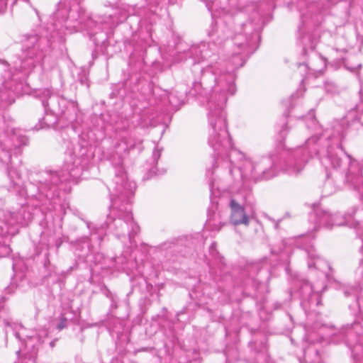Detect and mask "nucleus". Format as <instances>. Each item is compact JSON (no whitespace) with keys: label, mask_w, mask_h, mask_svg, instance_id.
Instances as JSON below:
<instances>
[{"label":"nucleus","mask_w":363,"mask_h":363,"mask_svg":"<svg viewBox=\"0 0 363 363\" xmlns=\"http://www.w3.org/2000/svg\"><path fill=\"white\" fill-rule=\"evenodd\" d=\"M260 40L259 26L252 21L242 24V31L237 33L233 39L234 44L240 52L234 53L226 62V69H221V63L217 62L218 57L216 54L217 48L214 44L202 43L192 45L185 52L194 62V72L202 73L201 82L194 83L195 89L197 86L206 85L209 80L213 82L210 86L211 94L208 100V118L211 127L208 144L217 145L216 137L220 138V145L225 147L230 146V138L227 130L226 118L224 107L229 96L236 91L235 84V70L242 67L245 62L241 53L252 54L257 47ZM218 147L220 144L218 143Z\"/></svg>","instance_id":"1"},{"label":"nucleus","mask_w":363,"mask_h":363,"mask_svg":"<svg viewBox=\"0 0 363 363\" xmlns=\"http://www.w3.org/2000/svg\"><path fill=\"white\" fill-rule=\"evenodd\" d=\"M217 144L220 145V138L216 137ZM218 157H225L228 163L229 174L235 183L241 184L236 197L230 200V222L234 225L248 226L251 219L256 216L255 199L252 194L250 184L262 179H269L276 175L274 162L272 157H262L252 160L244 153L230 146L225 147L217 145H210Z\"/></svg>","instance_id":"2"},{"label":"nucleus","mask_w":363,"mask_h":363,"mask_svg":"<svg viewBox=\"0 0 363 363\" xmlns=\"http://www.w3.org/2000/svg\"><path fill=\"white\" fill-rule=\"evenodd\" d=\"M313 136L305 144L289 150L286 159L281 169L291 176H298L304 169L309 158L319 156L321 164L325 167L342 169L345 172V182L363 196V174L362 167L352 159L342 149L339 140Z\"/></svg>","instance_id":"3"},{"label":"nucleus","mask_w":363,"mask_h":363,"mask_svg":"<svg viewBox=\"0 0 363 363\" xmlns=\"http://www.w3.org/2000/svg\"><path fill=\"white\" fill-rule=\"evenodd\" d=\"M111 201V213L106 220L108 229L118 238L128 236L130 242L140 230L134 221L130 199L134 194L136 184L127 179L120 167L113 180L107 185Z\"/></svg>","instance_id":"4"},{"label":"nucleus","mask_w":363,"mask_h":363,"mask_svg":"<svg viewBox=\"0 0 363 363\" xmlns=\"http://www.w3.org/2000/svg\"><path fill=\"white\" fill-rule=\"evenodd\" d=\"M82 164L80 160L70 155L66 158L60 172L46 171L40 173L39 185V196H44L49 200L58 197L60 195V184L64 182H77L82 174Z\"/></svg>","instance_id":"5"},{"label":"nucleus","mask_w":363,"mask_h":363,"mask_svg":"<svg viewBox=\"0 0 363 363\" xmlns=\"http://www.w3.org/2000/svg\"><path fill=\"white\" fill-rule=\"evenodd\" d=\"M21 53L17 62L16 69L28 74L36 65L40 64L47 53L50 50V41L47 37L35 33L26 34L21 40Z\"/></svg>","instance_id":"6"},{"label":"nucleus","mask_w":363,"mask_h":363,"mask_svg":"<svg viewBox=\"0 0 363 363\" xmlns=\"http://www.w3.org/2000/svg\"><path fill=\"white\" fill-rule=\"evenodd\" d=\"M307 264L311 272L316 269L319 272V279L317 283L311 284L307 281L303 282L300 287V293L303 301L320 305V293L326 289V279L330 277V265L324 259L317 255L315 248L310 246L306 250Z\"/></svg>","instance_id":"7"},{"label":"nucleus","mask_w":363,"mask_h":363,"mask_svg":"<svg viewBox=\"0 0 363 363\" xmlns=\"http://www.w3.org/2000/svg\"><path fill=\"white\" fill-rule=\"evenodd\" d=\"M82 0H61L54 13L55 29L61 30L62 27L70 31L88 29L93 21L86 15L81 7Z\"/></svg>","instance_id":"8"},{"label":"nucleus","mask_w":363,"mask_h":363,"mask_svg":"<svg viewBox=\"0 0 363 363\" xmlns=\"http://www.w3.org/2000/svg\"><path fill=\"white\" fill-rule=\"evenodd\" d=\"M42 105L45 111H50L54 115H64L67 120H74L78 112V104L73 101L52 94L50 89L42 91Z\"/></svg>","instance_id":"9"},{"label":"nucleus","mask_w":363,"mask_h":363,"mask_svg":"<svg viewBox=\"0 0 363 363\" xmlns=\"http://www.w3.org/2000/svg\"><path fill=\"white\" fill-rule=\"evenodd\" d=\"M7 64L0 65V72L4 71L0 77V105L6 106L13 104L16 98L23 93V83L13 79L14 74L7 69Z\"/></svg>","instance_id":"10"},{"label":"nucleus","mask_w":363,"mask_h":363,"mask_svg":"<svg viewBox=\"0 0 363 363\" xmlns=\"http://www.w3.org/2000/svg\"><path fill=\"white\" fill-rule=\"evenodd\" d=\"M28 138L20 130L9 125L2 133H0V160L8 164L11 161V152L23 145H26Z\"/></svg>","instance_id":"11"},{"label":"nucleus","mask_w":363,"mask_h":363,"mask_svg":"<svg viewBox=\"0 0 363 363\" xmlns=\"http://www.w3.org/2000/svg\"><path fill=\"white\" fill-rule=\"evenodd\" d=\"M363 335V325L359 322H354L351 325L341 328L337 333L331 337V341L334 343L345 342L349 347H353L359 344L360 336Z\"/></svg>","instance_id":"12"},{"label":"nucleus","mask_w":363,"mask_h":363,"mask_svg":"<svg viewBox=\"0 0 363 363\" xmlns=\"http://www.w3.org/2000/svg\"><path fill=\"white\" fill-rule=\"evenodd\" d=\"M41 342L38 337H30L25 341L24 349L16 352L18 360L15 363H35L38 347Z\"/></svg>","instance_id":"13"},{"label":"nucleus","mask_w":363,"mask_h":363,"mask_svg":"<svg viewBox=\"0 0 363 363\" xmlns=\"http://www.w3.org/2000/svg\"><path fill=\"white\" fill-rule=\"evenodd\" d=\"M212 16H217L219 10L222 13H233L238 0H202Z\"/></svg>","instance_id":"14"},{"label":"nucleus","mask_w":363,"mask_h":363,"mask_svg":"<svg viewBox=\"0 0 363 363\" xmlns=\"http://www.w3.org/2000/svg\"><path fill=\"white\" fill-rule=\"evenodd\" d=\"M305 15L301 14V23L298 27L297 40L303 46V52L306 54L308 50H313L318 43V38L306 33L304 28Z\"/></svg>","instance_id":"15"},{"label":"nucleus","mask_w":363,"mask_h":363,"mask_svg":"<svg viewBox=\"0 0 363 363\" xmlns=\"http://www.w3.org/2000/svg\"><path fill=\"white\" fill-rule=\"evenodd\" d=\"M316 223L319 226L330 228L334 225L344 224L343 218L338 214L332 215L325 210H317L315 212Z\"/></svg>","instance_id":"16"},{"label":"nucleus","mask_w":363,"mask_h":363,"mask_svg":"<svg viewBox=\"0 0 363 363\" xmlns=\"http://www.w3.org/2000/svg\"><path fill=\"white\" fill-rule=\"evenodd\" d=\"M228 222L222 217L220 212L209 211L206 226L211 230L219 231L223 226L226 225Z\"/></svg>","instance_id":"17"},{"label":"nucleus","mask_w":363,"mask_h":363,"mask_svg":"<svg viewBox=\"0 0 363 363\" xmlns=\"http://www.w3.org/2000/svg\"><path fill=\"white\" fill-rule=\"evenodd\" d=\"M142 140L140 139H136L129 133H125L123 135L117 144V148L120 152H128L136 147L138 145H140Z\"/></svg>","instance_id":"18"},{"label":"nucleus","mask_w":363,"mask_h":363,"mask_svg":"<svg viewBox=\"0 0 363 363\" xmlns=\"http://www.w3.org/2000/svg\"><path fill=\"white\" fill-rule=\"evenodd\" d=\"M340 176V172H335L333 174H327V178L323 184V192L325 196L334 194L340 188V184L337 183L335 181Z\"/></svg>","instance_id":"19"},{"label":"nucleus","mask_w":363,"mask_h":363,"mask_svg":"<svg viewBox=\"0 0 363 363\" xmlns=\"http://www.w3.org/2000/svg\"><path fill=\"white\" fill-rule=\"evenodd\" d=\"M32 218V216L30 213L26 212L25 209H22L17 213H13L11 215L10 224H18L22 226L26 225L31 221Z\"/></svg>","instance_id":"20"},{"label":"nucleus","mask_w":363,"mask_h":363,"mask_svg":"<svg viewBox=\"0 0 363 363\" xmlns=\"http://www.w3.org/2000/svg\"><path fill=\"white\" fill-rule=\"evenodd\" d=\"M187 94V89L184 91H181L180 90H174L171 92L168 96L169 104L174 108L179 107L186 99V96Z\"/></svg>","instance_id":"21"},{"label":"nucleus","mask_w":363,"mask_h":363,"mask_svg":"<svg viewBox=\"0 0 363 363\" xmlns=\"http://www.w3.org/2000/svg\"><path fill=\"white\" fill-rule=\"evenodd\" d=\"M162 1V0H147L150 11L153 14L161 16L165 11L162 6H160Z\"/></svg>","instance_id":"22"},{"label":"nucleus","mask_w":363,"mask_h":363,"mask_svg":"<svg viewBox=\"0 0 363 363\" xmlns=\"http://www.w3.org/2000/svg\"><path fill=\"white\" fill-rule=\"evenodd\" d=\"M7 172H8V176L10 177V179L13 181L15 178L16 179H20V174L19 172L12 168V167H9L7 168Z\"/></svg>","instance_id":"23"},{"label":"nucleus","mask_w":363,"mask_h":363,"mask_svg":"<svg viewBox=\"0 0 363 363\" xmlns=\"http://www.w3.org/2000/svg\"><path fill=\"white\" fill-rule=\"evenodd\" d=\"M325 89L327 92L333 93L336 89V86L333 82H326L325 84Z\"/></svg>","instance_id":"24"},{"label":"nucleus","mask_w":363,"mask_h":363,"mask_svg":"<svg viewBox=\"0 0 363 363\" xmlns=\"http://www.w3.org/2000/svg\"><path fill=\"white\" fill-rule=\"evenodd\" d=\"M50 121H48L47 119H45V118H43L39 120V126L36 125V129L37 130H39V129H41V128H43L45 126H48L49 127L50 126Z\"/></svg>","instance_id":"25"},{"label":"nucleus","mask_w":363,"mask_h":363,"mask_svg":"<svg viewBox=\"0 0 363 363\" xmlns=\"http://www.w3.org/2000/svg\"><path fill=\"white\" fill-rule=\"evenodd\" d=\"M160 155H161V150H159L157 147H156L152 152L153 161L157 162L158 161V160L160 159Z\"/></svg>","instance_id":"26"},{"label":"nucleus","mask_w":363,"mask_h":363,"mask_svg":"<svg viewBox=\"0 0 363 363\" xmlns=\"http://www.w3.org/2000/svg\"><path fill=\"white\" fill-rule=\"evenodd\" d=\"M67 326V319L64 317H62L60 321V323L57 325V328L59 330H62Z\"/></svg>","instance_id":"27"},{"label":"nucleus","mask_w":363,"mask_h":363,"mask_svg":"<svg viewBox=\"0 0 363 363\" xmlns=\"http://www.w3.org/2000/svg\"><path fill=\"white\" fill-rule=\"evenodd\" d=\"M157 171H159L157 169V167H154L152 169H151L150 170L148 174L150 175V177H152L153 174L154 175L162 174L165 172L164 169H162L160 172H157Z\"/></svg>","instance_id":"28"},{"label":"nucleus","mask_w":363,"mask_h":363,"mask_svg":"<svg viewBox=\"0 0 363 363\" xmlns=\"http://www.w3.org/2000/svg\"><path fill=\"white\" fill-rule=\"evenodd\" d=\"M356 274H357V276L363 279V260L360 262L359 266L357 269Z\"/></svg>","instance_id":"29"},{"label":"nucleus","mask_w":363,"mask_h":363,"mask_svg":"<svg viewBox=\"0 0 363 363\" xmlns=\"http://www.w3.org/2000/svg\"><path fill=\"white\" fill-rule=\"evenodd\" d=\"M355 228L357 230V234L359 236L362 237L363 235V230H360V228H362V223L360 221H357V223L354 226Z\"/></svg>","instance_id":"30"},{"label":"nucleus","mask_w":363,"mask_h":363,"mask_svg":"<svg viewBox=\"0 0 363 363\" xmlns=\"http://www.w3.org/2000/svg\"><path fill=\"white\" fill-rule=\"evenodd\" d=\"M216 244L215 242H213L211 247H210V252L211 254L213 255V256H215L217 253V251H216Z\"/></svg>","instance_id":"31"},{"label":"nucleus","mask_w":363,"mask_h":363,"mask_svg":"<svg viewBox=\"0 0 363 363\" xmlns=\"http://www.w3.org/2000/svg\"><path fill=\"white\" fill-rule=\"evenodd\" d=\"M288 130V126L286 124H284V126L282 127V129L280 130V135L281 137H284L286 132Z\"/></svg>","instance_id":"32"},{"label":"nucleus","mask_w":363,"mask_h":363,"mask_svg":"<svg viewBox=\"0 0 363 363\" xmlns=\"http://www.w3.org/2000/svg\"><path fill=\"white\" fill-rule=\"evenodd\" d=\"M111 308H117V302L115 300L114 296H111Z\"/></svg>","instance_id":"33"},{"label":"nucleus","mask_w":363,"mask_h":363,"mask_svg":"<svg viewBox=\"0 0 363 363\" xmlns=\"http://www.w3.org/2000/svg\"><path fill=\"white\" fill-rule=\"evenodd\" d=\"M353 291H354V290H353L352 289H350L349 290H347H347H345V291H344V294H345V296H350L352 294H353Z\"/></svg>","instance_id":"34"},{"label":"nucleus","mask_w":363,"mask_h":363,"mask_svg":"<svg viewBox=\"0 0 363 363\" xmlns=\"http://www.w3.org/2000/svg\"><path fill=\"white\" fill-rule=\"evenodd\" d=\"M105 294H106V296L108 298H109L110 299H111V296H113V295L112 294V293H111L109 290H108V289H106V293H105Z\"/></svg>","instance_id":"35"},{"label":"nucleus","mask_w":363,"mask_h":363,"mask_svg":"<svg viewBox=\"0 0 363 363\" xmlns=\"http://www.w3.org/2000/svg\"><path fill=\"white\" fill-rule=\"evenodd\" d=\"M362 68V65L359 64L357 67H351L349 68L351 71H354L356 69H360Z\"/></svg>","instance_id":"36"},{"label":"nucleus","mask_w":363,"mask_h":363,"mask_svg":"<svg viewBox=\"0 0 363 363\" xmlns=\"http://www.w3.org/2000/svg\"><path fill=\"white\" fill-rule=\"evenodd\" d=\"M4 323L8 327H11V325L10 324V323L7 320H4Z\"/></svg>","instance_id":"37"},{"label":"nucleus","mask_w":363,"mask_h":363,"mask_svg":"<svg viewBox=\"0 0 363 363\" xmlns=\"http://www.w3.org/2000/svg\"><path fill=\"white\" fill-rule=\"evenodd\" d=\"M14 335L16 336V338L20 339V335H19V333H18L15 332V333H14Z\"/></svg>","instance_id":"38"},{"label":"nucleus","mask_w":363,"mask_h":363,"mask_svg":"<svg viewBox=\"0 0 363 363\" xmlns=\"http://www.w3.org/2000/svg\"><path fill=\"white\" fill-rule=\"evenodd\" d=\"M6 254H8L9 252L10 249L7 247H5Z\"/></svg>","instance_id":"39"},{"label":"nucleus","mask_w":363,"mask_h":363,"mask_svg":"<svg viewBox=\"0 0 363 363\" xmlns=\"http://www.w3.org/2000/svg\"><path fill=\"white\" fill-rule=\"evenodd\" d=\"M54 345H55V341H52L50 342V346L52 347H54Z\"/></svg>","instance_id":"40"},{"label":"nucleus","mask_w":363,"mask_h":363,"mask_svg":"<svg viewBox=\"0 0 363 363\" xmlns=\"http://www.w3.org/2000/svg\"><path fill=\"white\" fill-rule=\"evenodd\" d=\"M311 69L314 72H319V70H318L317 69H315V67H313L311 68Z\"/></svg>","instance_id":"41"},{"label":"nucleus","mask_w":363,"mask_h":363,"mask_svg":"<svg viewBox=\"0 0 363 363\" xmlns=\"http://www.w3.org/2000/svg\"><path fill=\"white\" fill-rule=\"evenodd\" d=\"M213 189V186H212V184L211 183V184H210V189H211V191H213V189Z\"/></svg>","instance_id":"42"},{"label":"nucleus","mask_w":363,"mask_h":363,"mask_svg":"<svg viewBox=\"0 0 363 363\" xmlns=\"http://www.w3.org/2000/svg\"><path fill=\"white\" fill-rule=\"evenodd\" d=\"M191 363H199V362H197V361H194V362H191Z\"/></svg>","instance_id":"43"},{"label":"nucleus","mask_w":363,"mask_h":363,"mask_svg":"<svg viewBox=\"0 0 363 363\" xmlns=\"http://www.w3.org/2000/svg\"><path fill=\"white\" fill-rule=\"evenodd\" d=\"M43 333L45 334V335H47V332L46 331H43Z\"/></svg>","instance_id":"44"}]
</instances>
